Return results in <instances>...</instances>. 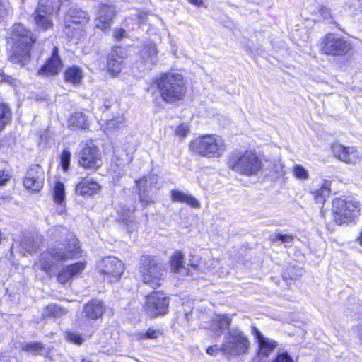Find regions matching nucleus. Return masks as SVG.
Returning a JSON list of instances; mask_svg holds the SVG:
<instances>
[{"instance_id": "obj_19", "label": "nucleus", "mask_w": 362, "mask_h": 362, "mask_svg": "<svg viewBox=\"0 0 362 362\" xmlns=\"http://www.w3.org/2000/svg\"><path fill=\"white\" fill-rule=\"evenodd\" d=\"M86 267V262H76L73 264L63 266L57 272V280L62 284L70 281L74 276L80 274Z\"/></svg>"}, {"instance_id": "obj_47", "label": "nucleus", "mask_w": 362, "mask_h": 362, "mask_svg": "<svg viewBox=\"0 0 362 362\" xmlns=\"http://www.w3.org/2000/svg\"><path fill=\"white\" fill-rule=\"evenodd\" d=\"M273 362H293V359L286 352L279 354Z\"/></svg>"}, {"instance_id": "obj_9", "label": "nucleus", "mask_w": 362, "mask_h": 362, "mask_svg": "<svg viewBox=\"0 0 362 362\" xmlns=\"http://www.w3.org/2000/svg\"><path fill=\"white\" fill-rule=\"evenodd\" d=\"M88 14L77 8H71L64 17V34L69 38L79 37L83 34V26L88 23Z\"/></svg>"}, {"instance_id": "obj_16", "label": "nucleus", "mask_w": 362, "mask_h": 362, "mask_svg": "<svg viewBox=\"0 0 362 362\" xmlns=\"http://www.w3.org/2000/svg\"><path fill=\"white\" fill-rule=\"evenodd\" d=\"M45 173L39 165H33L28 169L23 180L24 186L33 192H39L43 187Z\"/></svg>"}, {"instance_id": "obj_23", "label": "nucleus", "mask_w": 362, "mask_h": 362, "mask_svg": "<svg viewBox=\"0 0 362 362\" xmlns=\"http://www.w3.org/2000/svg\"><path fill=\"white\" fill-rule=\"evenodd\" d=\"M100 189L98 182L87 178H82L76 187V192L83 197L92 196Z\"/></svg>"}, {"instance_id": "obj_3", "label": "nucleus", "mask_w": 362, "mask_h": 362, "mask_svg": "<svg viewBox=\"0 0 362 362\" xmlns=\"http://www.w3.org/2000/svg\"><path fill=\"white\" fill-rule=\"evenodd\" d=\"M162 99L168 103L182 100L186 94V86L182 76L177 73H165L155 81Z\"/></svg>"}, {"instance_id": "obj_31", "label": "nucleus", "mask_w": 362, "mask_h": 362, "mask_svg": "<svg viewBox=\"0 0 362 362\" xmlns=\"http://www.w3.org/2000/svg\"><path fill=\"white\" fill-rule=\"evenodd\" d=\"M83 77V73L82 69L76 66L68 68L64 73L65 80L74 85L79 84Z\"/></svg>"}, {"instance_id": "obj_7", "label": "nucleus", "mask_w": 362, "mask_h": 362, "mask_svg": "<svg viewBox=\"0 0 362 362\" xmlns=\"http://www.w3.org/2000/svg\"><path fill=\"white\" fill-rule=\"evenodd\" d=\"M140 274L144 284L156 288L162 284L166 269L158 257L143 255L141 257Z\"/></svg>"}, {"instance_id": "obj_41", "label": "nucleus", "mask_w": 362, "mask_h": 362, "mask_svg": "<svg viewBox=\"0 0 362 362\" xmlns=\"http://www.w3.org/2000/svg\"><path fill=\"white\" fill-rule=\"evenodd\" d=\"M160 334L159 331L153 329H148L146 332H140L136 334V337L138 339H156L158 335Z\"/></svg>"}, {"instance_id": "obj_29", "label": "nucleus", "mask_w": 362, "mask_h": 362, "mask_svg": "<svg viewBox=\"0 0 362 362\" xmlns=\"http://www.w3.org/2000/svg\"><path fill=\"white\" fill-rule=\"evenodd\" d=\"M230 322L231 320L226 315H218L213 318L209 329L215 332L216 335L220 336L221 330L228 328Z\"/></svg>"}, {"instance_id": "obj_2", "label": "nucleus", "mask_w": 362, "mask_h": 362, "mask_svg": "<svg viewBox=\"0 0 362 362\" xmlns=\"http://www.w3.org/2000/svg\"><path fill=\"white\" fill-rule=\"evenodd\" d=\"M11 47L9 50V59L11 62L24 66L30 58V51L35 40L30 30L21 23H16L11 33Z\"/></svg>"}, {"instance_id": "obj_1", "label": "nucleus", "mask_w": 362, "mask_h": 362, "mask_svg": "<svg viewBox=\"0 0 362 362\" xmlns=\"http://www.w3.org/2000/svg\"><path fill=\"white\" fill-rule=\"evenodd\" d=\"M62 242L49 247L41 254L39 263L41 269L49 274L57 262L72 259L81 252L78 240L66 228L59 226L54 231V237H59Z\"/></svg>"}, {"instance_id": "obj_5", "label": "nucleus", "mask_w": 362, "mask_h": 362, "mask_svg": "<svg viewBox=\"0 0 362 362\" xmlns=\"http://www.w3.org/2000/svg\"><path fill=\"white\" fill-rule=\"evenodd\" d=\"M228 168L244 176L256 175L262 169V162L252 151L233 153L228 156Z\"/></svg>"}, {"instance_id": "obj_30", "label": "nucleus", "mask_w": 362, "mask_h": 362, "mask_svg": "<svg viewBox=\"0 0 362 362\" xmlns=\"http://www.w3.org/2000/svg\"><path fill=\"white\" fill-rule=\"evenodd\" d=\"M141 58L144 63L152 66L156 63L157 49L154 44L144 46L141 52Z\"/></svg>"}, {"instance_id": "obj_54", "label": "nucleus", "mask_w": 362, "mask_h": 362, "mask_svg": "<svg viewBox=\"0 0 362 362\" xmlns=\"http://www.w3.org/2000/svg\"><path fill=\"white\" fill-rule=\"evenodd\" d=\"M192 4L198 7L204 5V0H188Z\"/></svg>"}, {"instance_id": "obj_37", "label": "nucleus", "mask_w": 362, "mask_h": 362, "mask_svg": "<svg viewBox=\"0 0 362 362\" xmlns=\"http://www.w3.org/2000/svg\"><path fill=\"white\" fill-rule=\"evenodd\" d=\"M45 346L42 343L36 341L26 344L23 347V351L33 354H42L45 351Z\"/></svg>"}, {"instance_id": "obj_13", "label": "nucleus", "mask_w": 362, "mask_h": 362, "mask_svg": "<svg viewBox=\"0 0 362 362\" xmlns=\"http://www.w3.org/2000/svg\"><path fill=\"white\" fill-rule=\"evenodd\" d=\"M169 305V298L164 293L155 292L146 297L144 306L146 313L151 316L163 315Z\"/></svg>"}, {"instance_id": "obj_26", "label": "nucleus", "mask_w": 362, "mask_h": 362, "mask_svg": "<svg viewBox=\"0 0 362 362\" xmlns=\"http://www.w3.org/2000/svg\"><path fill=\"white\" fill-rule=\"evenodd\" d=\"M52 196L54 202L57 204V212L59 214H63L66 209L65 204V189L64 184L57 181L53 187Z\"/></svg>"}, {"instance_id": "obj_6", "label": "nucleus", "mask_w": 362, "mask_h": 362, "mask_svg": "<svg viewBox=\"0 0 362 362\" xmlns=\"http://www.w3.org/2000/svg\"><path fill=\"white\" fill-rule=\"evenodd\" d=\"M189 148L192 152L208 158H220L226 151L223 139L216 135H204L195 138L190 141Z\"/></svg>"}, {"instance_id": "obj_39", "label": "nucleus", "mask_w": 362, "mask_h": 362, "mask_svg": "<svg viewBox=\"0 0 362 362\" xmlns=\"http://www.w3.org/2000/svg\"><path fill=\"white\" fill-rule=\"evenodd\" d=\"M293 175L300 180H306L309 177L308 171L302 165L296 164L293 168Z\"/></svg>"}, {"instance_id": "obj_51", "label": "nucleus", "mask_w": 362, "mask_h": 362, "mask_svg": "<svg viewBox=\"0 0 362 362\" xmlns=\"http://www.w3.org/2000/svg\"><path fill=\"white\" fill-rule=\"evenodd\" d=\"M114 37L117 40H120L126 37V32L123 29L117 30L114 32Z\"/></svg>"}, {"instance_id": "obj_56", "label": "nucleus", "mask_w": 362, "mask_h": 362, "mask_svg": "<svg viewBox=\"0 0 362 362\" xmlns=\"http://www.w3.org/2000/svg\"><path fill=\"white\" fill-rule=\"evenodd\" d=\"M212 261H213L214 262H215V263H218V260H217V259H213Z\"/></svg>"}, {"instance_id": "obj_36", "label": "nucleus", "mask_w": 362, "mask_h": 362, "mask_svg": "<svg viewBox=\"0 0 362 362\" xmlns=\"http://www.w3.org/2000/svg\"><path fill=\"white\" fill-rule=\"evenodd\" d=\"M20 245L25 252H32L35 251L39 246L34 238L32 236H24L20 241Z\"/></svg>"}, {"instance_id": "obj_42", "label": "nucleus", "mask_w": 362, "mask_h": 362, "mask_svg": "<svg viewBox=\"0 0 362 362\" xmlns=\"http://www.w3.org/2000/svg\"><path fill=\"white\" fill-rule=\"evenodd\" d=\"M116 101L111 97H105L101 99L100 108L103 112L110 110L116 106Z\"/></svg>"}, {"instance_id": "obj_24", "label": "nucleus", "mask_w": 362, "mask_h": 362, "mask_svg": "<svg viewBox=\"0 0 362 362\" xmlns=\"http://www.w3.org/2000/svg\"><path fill=\"white\" fill-rule=\"evenodd\" d=\"M184 255L180 251H176L170 257V266L172 272L179 274L181 276H191L189 268L183 265Z\"/></svg>"}, {"instance_id": "obj_52", "label": "nucleus", "mask_w": 362, "mask_h": 362, "mask_svg": "<svg viewBox=\"0 0 362 362\" xmlns=\"http://www.w3.org/2000/svg\"><path fill=\"white\" fill-rule=\"evenodd\" d=\"M206 352L209 355L213 356V355L217 354L218 352H221V351L220 350V346H218L217 345H214V346L209 347L206 349Z\"/></svg>"}, {"instance_id": "obj_55", "label": "nucleus", "mask_w": 362, "mask_h": 362, "mask_svg": "<svg viewBox=\"0 0 362 362\" xmlns=\"http://www.w3.org/2000/svg\"><path fill=\"white\" fill-rule=\"evenodd\" d=\"M81 362H91V361L89 360L83 359Z\"/></svg>"}, {"instance_id": "obj_40", "label": "nucleus", "mask_w": 362, "mask_h": 362, "mask_svg": "<svg viewBox=\"0 0 362 362\" xmlns=\"http://www.w3.org/2000/svg\"><path fill=\"white\" fill-rule=\"evenodd\" d=\"M294 240V236L291 234H274L273 235H271L270 240L272 243H275L276 241H281L283 243L285 244H291L293 243Z\"/></svg>"}, {"instance_id": "obj_34", "label": "nucleus", "mask_w": 362, "mask_h": 362, "mask_svg": "<svg viewBox=\"0 0 362 362\" xmlns=\"http://www.w3.org/2000/svg\"><path fill=\"white\" fill-rule=\"evenodd\" d=\"M118 214L122 221L124 223L131 229H134L135 228L137 227L138 223L135 221L133 212L129 208H122L118 211Z\"/></svg>"}, {"instance_id": "obj_12", "label": "nucleus", "mask_w": 362, "mask_h": 362, "mask_svg": "<svg viewBox=\"0 0 362 362\" xmlns=\"http://www.w3.org/2000/svg\"><path fill=\"white\" fill-rule=\"evenodd\" d=\"M98 268L100 273L103 274L110 282L117 281L124 269L123 263L115 257L103 259L98 263Z\"/></svg>"}, {"instance_id": "obj_27", "label": "nucleus", "mask_w": 362, "mask_h": 362, "mask_svg": "<svg viewBox=\"0 0 362 362\" xmlns=\"http://www.w3.org/2000/svg\"><path fill=\"white\" fill-rule=\"evenodd\" d=\"M170 194L173 202L185 203L192 208H199L200 206L199 201L189 194L179 190H172Z\"/></svg>"}, {"instance_id": "obj_11", "label": "nucleus", "mask_w": 362, "mask_h": 362, "mask_svg": "<svg viewBox=\"0 0 362 362\" xmlns=\"http://www.w3.org/2000/svg\"><path fill=\"white\" fill-rule=\"evenodd\" d=\"M101 154L98 148L90 141L81 144V150L78 153L79 165L87 169H97L100 166Z\"/></svg>"}, {"instance_id": "obj_4", "label": "nucleus", "mask_w": 362, "mask_h": 362, "mask_svg": "<svg viewBox=\"0 0 362 362\" xmlns=\"http://www.w3.org/2000/svg\"><path fill=\"white\" fill-rule=\"evenodd\" d=\"M332 211L337 224L355 223L361 216V204L354 197H337L332 200Z\"/></svg>"}, {"instance_id": "obj_14", "label": "nucleus", "mask_w": 362, "mask_h": 362, "mask_svg": "<svg viewBox=\"0 0 362 362\" xmlns=\"http://www.w3.org/2000/svg\"><path fill=\"white\" fill-rule=\"evenodd\" d=\"M54 11L52 0H40L39 6L33 14L35 22L38 28L47 30L52 26V13Z\"/></svg>"}, {"instance_id": "obj_43", "label": "nucleus", "mask_w": 362, "mask_h": 362, "mask_svg": "<svg viewBox=\"0 0 362 362\" xmlns=\"http://www.w3.org/2000/svg\"><path fill=\"white\" fill-rule=\"evenodd\" d=\"M71 160V153L68 150H64L60 156V162L64 171L69 169Z\"/></svg>"}, {"instance_id": "obj_33", "label": "nucleus", "mask_w": 362, "mask_h": 362, "mask_svg": "<svg viewBox=\"0 0 362 362\" xmlns=\"http://www.w3.org/2000/svg\"><path fill=\"white\" fill-rule=\"evenodd\" d=\"M68 313V310L55 304L49 305L43 309L42 315L44 317H60Z\"/></svg>"}, {"instance_id": "obj_45", "label": "nucleus", "mask_w": 362, "mask_h": 362, "mask_svg": "<svg viewBox=\"0 0 362 362\" xmlns=\"http://www.w3.org/2000/svg\"><path fill=\"white\" fill-rule=\"evenodd\" d=\"M189 127L187 124H181L175 129V134L180 139L185 138L189 134Z\"/></svg>"}, {"instance_id": "obj_18", "label": "nucleus", "mask_w": 362, "mask_h": 362, "mask_svg": "<svg viewBox=\"0 0 362 362\" xmlns=\"http://www.w3.org/2000/svg\"><path fill=\"white\" fill-rule=\"evenodd\" d=\"M126 54L122 47L113 49L107 57V71L112 76L117 75L122 70Z\"/></svg>"}, {"instance_id": "obj_53", "label": "nucleus", "mask_w": 362, "mask_h": 362, "mask_svg": "<svg viewBox=\"0 0 362 362\" xmlns=\"http://www.w3.org/2000/svg\"><path fill=\"white\" fill-rule=\"evenodd\" d=\"M145 177L146 178L147 182H144V183H143V184H142V188H141V189H142V192H143L144 191H145V192L146 191V189H147V188H148V180H151V183H153V181H154V180H155V177H151V176H150L149 177Z\"/></svg>"}, {"instance_id": "obj_21", "label": "nucleus", "mask_w": 362, "mask_h": 362, "mask_svg": "<svg viewBox=\"0 0 362 362\" xmlns=\"http://www.w3.org/2000/svg\"><path fill=\"white\" fill-rule=\"evenodd\" d=\"M127 127V120L122 110H119L104 124V132L109 134L124 129Z\"/></svg>"}, {"instance_id": "obj_49", "label": "nucleus", "mask_w": 362, "mask_h": 362, "mask_svg": "<svg viewBox=\"0 0 362 362\" xmlns=\"http://www.w3.org/2000/svg\"><path fill=\"white\" fill-rule=\"evenodd\" d=\"M251 333L255 337L257 340V342L262 340L264 337L262 334L261 332L255 327L252 326Z\"/></svg>"}, {"instance_id": "obj_22", "label": "nucleus", "mask_w": 362, "mask_h": 362, "mask_svg": "<svg viewBox=\"0 0 362 362\" xmlns=\"http://www.w3.org/2000/svg\"><path fill=\"white\" fill-rule=\"evenodd\" d=\"M331 182L326 180H315L313 183L311 194L317 202L324 203L330 193Z\"/></svg>"}, {"instance_id": "obj_20", "label": "nucleus", "mask_w": 362, "mask_h": 362, "mask_svg": "<svg viewBox=\"0 0 362 362\" xmlns=\"http://www.w3.org/2000/svg\"><path fill=\"white\" fill-rule=\"evenodd\" d=\"M62 62L58 54V49L54 47L52 56L45 64L38 71L40 75L53 76L59 74L62 69Z\"/></svg>"}, {"instance_id": "obj_48", "label": "nucleus", "mask_w": 362, "mask_h": 362, "mask_svg": "<svg viewBox=\"0 0 362 362\" xmlns=\"http://www.w3.org/2000/svg\"><path fill=\"white\" fill-rule=\"evenodd\" d=\"M320 14L322 16L324 19H330L332 18V16L330 13V11L326 6H322L319 10Z\"/></svg>"}, {"instance_id": "obj_28", "label": "nucleus", "mask_w": 362, "mask_h": 362, "mask_svg": "<svg viewBox=\"0 0 362 362\" xmlns=\"http://www.w3.org/2000/svg\"><path fill=\"white\" fill-rule=\"evenodd\" d=\"M68 127L70 129H86L88 127L86 115L81 112L73 113L69 119Z\"/></svg>"}, {"instance_id": "obj_15", "label": "nucleus", "mask_w": 362, "mask_h": 362, "mask_svg": "<svg viewBox=\"0 0 362 362\" xmlns=\"http://www.w3.org/2000/svg\"><path fill=\"white\" fill-rule=\"evenodd\" d=\"M333 153L336 158L347 164L356 165L362 160V150L356 146L346 147L335 144L333 146Z\"/></svg>"}, {"instance_id": "obj_32", "label": "nucleus", "mask_w": 362, "mask_h": 362, "mask_svg": "<svg viewBox=\"0 0 362 362\" xmlns=\"http://www.w3.org/2000/svg\"><path fill=\"white\" fill-rule=\"evenodd\" d=\"M259 344V356L261 358H267L271 352L276 347V342L264 337L262 340L258 341Z\"/></svg>"}, {"instance_id": "obj_17", "label": "nucleus", "mask_w": 362, "mask_h": 362, "mask_svg": "<svg viewBox=\"0 0 362 362\" xmlns=\"http://www.w3.org/2000/svg\"><path fill=\"white\" fill-rule=\"evenodd\" d=\"M115 13L114 7L105 4L101 5L95 20V27L104 33L108 31Z\"/></svg>"}, {"instance_id": "obj_50", "label": "nucleus", "mask_w": 362, "mask_h": 362, "mask_svg": "<svg viewBox=\"0 0 362 362\" xmlns=\"http://www.w3.org/2000/svg\"><path fill=\"white\" fill-rule=\"evenodd\" d=\"M10 180V175L5 171H0V186L4 185Z\"/></svg>"}, {"instance_id": "obj_44", "label": "nucleus", "mask_w": 362, "mask_h": 362, "mask_svg": "<svg viewBox=\"0 0 362 362\" xmlns=\"http://www.w3.org/2000/svg\"><path fill=\"white\" fill-rule=\"evenodd\" d=\"M66 338L69 341L77 345L81 344L83 341L81 335L76 332H67L66 333Z\"/></svg>"}, {"instance_id": "obj_38", "label": "nucleus", "mask_w": 362, "mask_h": 362, "mask_svg": "<svg viewBox=\"0 0 362 362\" xmlns=\"http://www.w3.org/2000/svg\"><path fill=\"white\" fill-rule=\"evenodd\" d=\"M146 182L147 180L146 177H143L142 179H140L139 180L136 181L137 187L139 189L140 202L145 205H147L148 204L153 202L151 197L146 194L145 191L142 192V184Z\"/></svg>"}, {"instance_id": "obj_10", "label": "nucleus", "mask_w": 362, "mask_h": 362, "mask_svg": "<svg viewBox=\"0 0 362 362\" xmlns=\"http://www.w3.org/2000/svg\"><path fill=\"white\" fill-rule=\"evenodd\" d=\"M351 48V43L344 38L334 33H329L322 39L320 51L326 55L342 57Z\"/></svg>"}, {"instance_id": "obj_35", "label": "nucleus", "mask_w": 362, "mask_h": 362, "mask_svg": "<svg viewBox=\"0 0 362 362\" xmlns=\"http://www.w3.org/2000/svg\"><path fill=\"white\" fill-rule=\"evenodd\" d=\"M11 117V112L8 105L5 103L0 104V132L9 122Z\"/></svg>"}, {"instance_id": "obj_25", "label": "nucleus", "mask_w": 362, "mask_h": 362, "mask_svg": "<svg viewBox=\"0 0 362 362\" xmlns=\"http://www.w3.org/2000/svg\"><path fill=\"white\" fill-rule=\"evenodd\" d=\"M105 310L103 302L98 300L89 301L84 305L83 312L86 317L90 320H97L102 317Z\"/></svg>"}, {"instance_id": "obj_8", "label": "nucleus", "mask_w": 362, "mask_h": 362, "mask_svg": "<svg viewBox=\"0 0 362 362\" xmlns=\"http://www.w3.org/2000/svg\"><path fill=\"white\" fill-rule=\"evenodd\" d=\"M225 342L220 346L223 354L232 357H240L246 355L250 347L249 338L243 331L233 329L228 331Z\"/></svg>"}, {"instance_id": "obj_46", "label": "nucleus", "mask_w": 362, "mask_h": 362, "mask_svg": "<svg viewBox=\"0 0 362 362\" xmlns=\"http://www.w3.org/2000/svg\"><path fill=\"white\" fill-rule=\"evenodd\" d=\"M193 259L189 260L190 267L194 270L204 271V268L202 265V261L198 259L196 257H192Z\"/></svg>"}]
</instances>
